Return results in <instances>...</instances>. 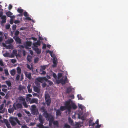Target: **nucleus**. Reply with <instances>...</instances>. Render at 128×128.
<instances>
[{
	"label": "nucleus",
	"mask_w": 128,
	"mask_h": 128,
	"mask_svg": "<svg viewBox=\"0 0 128 128\" xmlns=\"http://www.w3.org/2000/svg\"><path fill=\"white\" fill-rule=\"evenodd\" d=\"M71 100H69L66 101L64 104L65 106H62L60 107V110L61 111H63L67 109V112L68 114H70L71 112V107L70 105Z\"/></svg>",
	"instance_id": "f257e3e1"
},
{
	"label": "nucleus",
	"mask_w": 128,
	"mask_h": 128,
	"mask_svg": "<svg viewBox=\"0 0 128 128\" xmlns=\"http://www.w3.org/2000/svg\"><path fill=\"white\" fill-rule=\"evenodd\" d=\"M9 121L11 124L12 126H15L16 125V123L19 125H21L20 122L17 118L10 117L9 119Z\"/></svg>",
	"instance_id": "f03ea898"
},
{
	"label": "nucleus",
	"mask_w": 128,
	"mask_h": 128,
	"mask_svg": "<svg viewBox=\"0 0 128 128\" xmlns=\"http://www.w3.org/2000/svg\"><path fill=\"white\" fill-rule=\"evenodd\" d=\"M45 99L47 106H49L51 103V100L50 96L48 94H45Z\"/></svg>",
	"instance_id": "7ed1b4c3"
},
{
	"label": "nucleus",
	"mask_w": 128,
	"mask_h": 128,
	"mask_svg": "<svg viewBox=\"0 0 128 128\" xmlns=\"http://www.w3.org/2000/svg\"><path fill=\"white\" fill-rule=\"evenodd\" d=\"M13 106L15 110H16L20 108L21 109L22 108V106L21 103H14L13 105Z\"/></svg>",
	"instance_id": "20e7f679"
},
{
	"label": "nucleus",
	"mask_w": 128,
	"mask_h": 128,
	"mask_svg": "<svg viewBox=\"0 0 128 128\" xmlns=\"http://www.w3.org/2000/svg\"><path fill=\"white\" fill-rule=\"evenodd\" d=\"M31 112L34 115L36 113L38 112V110L36 108V106L35 105H32L31 106Z\"/></svg>",
	"instance_id": "39448f33"
},
{
	"label": "nucleus",
	"mask_w": 128,
	"mask_h": 128,
	"mask_svg": "<svg viewBox=\"0 0 128 128\" xmlns=\"http://www.w3.org/2000/svg\"><path fill=\"white\" fill-rule=\"evenodd\" d=\"M24 73L25 74V76L26 78L30 80L31 79L32 77L31 73L24 71Z\"/></svg>",
	"instance_id": "423d86ee"
},
{
	"label": "nucleus",
	"mask_w": 128,
	"mask_h": 128,
	"mask_svg": "<svg viewBox=\"0 0 128 128\" xmlns=\"http://www.w3.org/2000/svg\"><path fill=\"white\" fill-rule=\"evenodd\" d=\"M60 83L62 84H65L66 83L68 82V78L67 76H66L64 79V80L63 78H62L59 80Z\"/></svg>",
	"instance_id": "0eeeda50"
},
{
	"label": "nucleus",
	"mask_w": 128,
	"mask_h": 128,
	"mask_svg": "<svg viewBox=\"0 0 128 128\" xmlns=\"http://www.w3.org/2000/svg\"><path fill=\"white\" fill-rule=\"evenodd\" d=\"M39 86L37 87L36 86H34L33 87V89L34 91L38 93H39L40 92V84L38 85Z\"/></svg>",
	"instance_id": "6e6552de"
},
{
	"label": "nucleus",
	"mask_w": 128,
	"mask_h": 128,
	"mask_svg": "<svg viewBox=\"0 0 128 128\" xmlns=\"http://www.w3.org/2000/svg\"><path fill=\"white\" fill-rule=\"evenodd\" d=\"M14 39L15 40V41L18 44H21L20 39L17 36H15L13 37Z\"/></svg>",
	"instance_id": "1a4fd4ad"
},
{
	"label": "nucleus",
	"mask_w": 128,
	"mask_h": 128,
	"mask_svg": "<svg viewBox=\"0 0 128 128\" xmlns=\"http://www.w3.org/2000/svg\"><path fill=\"white\" fill-rule=\"evenodd\" d=\"M32 48L38 54H40L41 52V49L39 48L38 47H32Z\"/></svg>",
	"instance_id": "9d476101"
},
{
	"label": "nucleus",
	"mask_w": 128,
	"mask_h": 128,
	"mask_svg": "<svg viewBox=\"0 0 128 128\" xmlns=\"http://www.w3.org/2000/svg\"><path fill=\"white\" fill-rule=\"evenodd\" d=\"M6 14L7 16L10 18H14L15 17L14 16H12V15L13 14L10 11H8L6 12Z\"/></svg>",
	"instance_id": "9b49d317"
},
{
	"label": "nucleus",
	"mask_w": 128,
	"mask_h": 128,
	"mask_svg": "<svg viewBox=\"0 0 128 128\" xmlns=\"http://www.w3.org/2000/svg\"><path fill=\"white\" fill-rule=\"evenodd\" d=\"M36 103V104H38V100L36 98H32L30 102V104Z\"/></svg>",
	"instance_id": "f8f14e48"
},
{
	"label": "nucleus",
	"mask_w": 128,
	"mask_h": 128,
	"mask_svg": "<svg viewBox=\"0 0 128 128\" xmlns=\"http://www.w3.org/2000/svg\"><path fill=\"white\" fill-rule=\"evenodd\" d=\"M40 44V40H38L36 42H34L33 44L34 46L33 47H38L37 45L39 46Z\"/></svg>",
	"instance_id": "ddd939ff"
},
{
	"label": "nucleus",
	"mask_w": 128,
	"mask_h": 128,
	"mask_svg": "<svg viewBox=\"0 0 128 128\" xmlns=\"http://www.w3.org/2000/svg\"><path fill=\"white\" fill-rule=\"evenodd\" d=\"M2 20L1 22L2 24H4L5 23L6 21V16H3L1 17Z\"/></svg>",
	"instance_id": "4468645a"
},
{
	"label": "nucleus",
	"mask_w": 128,
	"mask_h": 128,
	"mask_svg": "<svg viewBox=\"0 0 128 128\" xmlns=\"http://www.w3.org/2000/svg\"><path fill=\"white\" fill-rule=\"evenodd\" d=\"M32 42L30 41H27L26 42L25 47L26 48H28V46L30 47L32 45Z\"/></svg>",
	"instance_id": "2eb2a0df"
},
{
	"label": "nucleus",
	"mask_w": 128,
	"mask_h": 128,
	"mask_svg": "<svg viewBox=\"0 0 128 128\" xmlns=\"http://www.w3.org/2000/svg\"><path fill=\"white\" fill-rule=\"evenodd\" d=\"M38 120L39 121L40 123L43 124L44 123V120L43 119L42 116L41 115H39L38 117Z\"/></svg>",
	"instance_id": "dca6fc26"
},
{
	"label": "nucleus",
	"mask_w": 128,
	"mask_h": 128,
	"mask_svg": "<svg viewBox=\"0 0 128 128\" xmlns=\"http://www.w3.org/2000/svg\"><path fill=\"white\" fill-rule=\"evenodd\" d=\"M53 64L52 65V67L54 68L56 67V66L58 63V62L56 59L55 60L54 59L53 60Z\"/></svg>",
	"instance_id": "f3484780"
},
{
	"label": "nucleus",
	"mask_w": 128,
	"mask_h": 128,
	"mask_svg": "<svg viewBox=\"0 0 128 128\" xmlns=\"http://www.w3.org/2000/svg\"><path fill=\"white\" fill-rule=\"evenodd\" d=\"M3 44L4 47L6 46V48L7 49H12L13 48V46L11 44L7 46H6L4 43H3Z\"/></svg>",
	"instance_id": "a211bd4d"
},
{
	"label": "nucleus",
	"mask_w": 128,
	"mask_h": 128,
	"mask_svg": "<svg viewBox=\"0 0 128 128\" xmlns=\"http://www.w3.org/2000/svg\"><path fill=\"white\" fill-rule=\"evenodd\" d=\"M43 114L45 118H49L50 117V114L47 112V111L44 112Z\"/></svg>",
	"instance_id": "6ab92c4d"
},
{
	"label": "nucleus",
	"mask_w": 128,
	"mask_h": 128,
	"mask_svg": "<svg viewBox=\"0 0 128 128\" xmlns=\"http://www.w3.org/2000/svg\"><path fill=\"white\" fill-rule=\"evenodd\" d=\"M4 56L5 57H9V58H13L14 57V55H12L11 56L8 53H6L4 54Z\"/></svg>",
	"instance_id": "aec40b11"
},
{
	"label": "nucleus",
	"mask_w": 128,
	"mask_h": 128,
	"mask_svg": "<svg viewBox=\"0 0 128 128\" xmlns=\"http://www.w3.org/2000/svg\"><path fill=\"white\" fill-rule=\"evenodd\" d=\"M13 40L12 38L8 39L6 42V44H10L13 42Z\"/></svg>",
	"instance_id": "412c9836"
},
{
	"label": "nucleus",
	"mask_w": 128,
	"mask_h": 128,
	"mask_svg": "<svg viewBox=\"0 0 128 128\" xmlns=\"http://www.w3.org/2000/svg\"><path fill=\"white\" fill-rule=\"evenodd\" d=\"M14 107L13 106V107L11 108H9L8 109V112L10 114L13 113L15 109L14 108Z\"/></svg>",
	"instance_id": "4be33fe9"
},
{
	"label": "nucleus",
	"mask_w": 128,
	"mask_h": 128,
	"mask_svg": "<svg viewBox=\"0 0 128 128\" xmlns=\"http://www.w3.org/2000/svg\"><path fill=\"white\" fill-rule=\"evenodd\" d=\"M71 108H72L73 109H76L77 108V106L73 102H72L71 104H70Z\"/></svg>",
	"instance_id": "5701e85b"
},
{
	"label": "nucleus",
	"mask_w": 128,
	"mask_h": 128,
	"mask_svg": "<svg viewBox=\"0 0 128 128\" xmlns=\"http://www.w3.org/2000/svg\"><path fill=\"white\" fill-rule=\"evenodd\" d=\"M4 123L6 124L7 127L8 128H9L10 127V124H9L8 120L6 119H4Z\"/></svg>",
	"instance_id": "b1692460"
},
{
	"label": "nucleus",
	"mask_w": 128,
	"mask_h": 128,
	"mask_svg": "<svg viewBox=\"0 0 128 128\" xmlns=\"http://www.w3.org/2000/svg\"><path fill=\"white\" fill-rule=\"evenodd\" d=\"M31 86V85L30 84H28L27 86V88L28 92L30 93L32 92V88H30V87Z\"/></svg>",
	"instance_id": "393cba45"
},
{
	"label": "nucleus",
	"mask_w": 128,
	"mask_h": 128,
	"mask_svg": "<svg viewBox=\"0 0 128 128\" xmlns=\"http://www.w3.org/2000/svg\"><path fill=\"white\" fill-rule=\"evenodd\" d=\"M44 78H36V80L38 82L42 83L43 82Z\"/></svg>",
	"instance_id": "a878e982"
},
{
	"label": "nucleus",
	"mask_w": 128,
	"mask_h": 128,
	"mask_svg": "<svg viewBox=\"0 0 128 128\" xmlns=\"http://www.w3.org/2000/svg\"><path fill=\"white\" fill-rule=\"evenodd\" d=\"M10 72L11 75L12 76H14L16 74V71L14 69L12 70Z\"/></svg>",
	"instance_id": "bb28decb"
},
{
	"label": "nucleus",
	"mask_w": 128,
	"mask_h": 128,
	"mask_svg": "<svg viewBox=\"0 0 128 128\" xmlns=\"http://www.w3.org/2000/svg\"><path fill=\"white\" fill-rule=\"evenodd\" d=\"M32 57L31 56L29 55H28L27 57V60L28 61L30 62L32 61Z\"/></svg>",
	"instance_id": "cd10ccee"
},
{
	"label": "nucleus",
	"mask_w": 128,
	"mask_h": 128,
	"mask_svg": "<svg viewBox=\"0 0 128 128\" xmlns=\"http://www.w3.org/2000/svg\"><path fill=\"white\" fill-rule=\"evenodd\" d=\"M93 120H92L90 119L89 120V123L90 124H89V126H94L95 124V123H92V122Z\"/></svg>",
	"instance_id": "c85d7f7f"
},
{
	"label": "nucleus",
	"mask_w": 128,
	"mask_h": 128,
	"mask_svg": "<svg viewBox=\"0 0 128 128\" xmlns=\"http://www.w3.org/2000/svg\"><path fill=\"white\" fill-rule=\"evenodd\" d=\"M60 110H57L56 111V115L57 116H60L61 114V112Z\"/></svg>",
	"instance_id": "c756f323"
},
{
	"label": "nucleus",
	"mask_w": 128,
	"mask_h": 128,
	"mask_svg": "<svg viewBox=\"0 0 128 128\" xmlns=\"http://www.w3.org/2000/svg\"><path fill=\"white\" fill-rule=\"evenodd\" d=\"M4 112V109H3V106L2 105L0 106V113H3Z\"/></svg>",
	"instance_id": "7c9ffc66"
},
{
	"label": "nucleus",
	"mask_w": 128,
	"mask_h": 128,
	"mask_svg": "<svg viewBox=\"0 0 128 128\" xmlns=\"http://www.w3.org/2000/svg\"><path fill=\"white\" fill-rule=\"evenodd\" d=\"M40 110L42 112H45L46 111V110L45 108V107L44 106H42L40 108Z\"/></svg>",
	"instance_id": "2f4dec72"
},
{
	"label": "nucleus",
	"mask_w": 128,
	"mask_h": 128,
	"mask_svg": "<svg viewBox=\"0 0 128 128\" xmlns=\"http://www.w3.org/2000/svg\"><path fill=\"white\" fill-rule=\"evenodd\" d=\"M23 10L21 8H18L17 10L18 12L20 14H22L23 12Z\"/></svg>",
	"instance_id": "473e14b6"
},
{
	"label": "nucleus",
	"mask_w": 128,
	"mask_h": 128,
	"mask_svg": "<svg viewBox=\"0 0 128 128\" xmlns=\"http://www.w3.org/2000/svg\"><path fill=\"white\" fill-rule=\"evenodd\" d=\"M18 99L20 101L24 102L25 101V98L22 96H20L18 98Z\"/></svg>",
	"instance_id": "72a5a7b5"
},
{
	"label": "nucleus",
	"mask_w": 128,
	"mask_h": 128,
	"mask_svg": "<svg viewBox=\"0 0 128 128\" xmlns=\"http://www.w3.org/2000/svg\"><path fill=\"white\" fill-rule=\"evenodd\" d=\"M17 72L19 74H20L21 72V69L19 67H18L17 68Z\"/></svg>",
	"instance_id": "f704fd0d"
},
{
	"label": "nucleus",
	"mask_w": 128,
	"mask_h": 128,
	"mask_svg": "<svg viewBox=\"0 0 128 128\" xmlns=\"http://www.w3.org/2000/svg\"><path fill=\"white\" fill-rule=\"evenodd\" d=\"M4 71L6 76H8L9 75L8 70L7 69H5L4 70Z\"/></svg>",
	"instance_id": "c9c22d12"
},
{
	"label": "nucleus",
	"mask_w": 128,
	"mask_h": 128,
	"mask_svg": "<svg viewBox=\"0 0 128 128\" xmlns=\"http://www.w3.org/2000/svg\"><path fill=\"white\" fill-rule=\"evenodd\" d=\"M6 83L9 87H10L11 85V83L10 81H6Z\"/></svg>",
	"instance_id": "e433bc0d"
},
{
	"label": "nucleus",
	"mask_w": 128,
	"mask_h": 128,
	"mask_svg": "<svg viewBox=\"0 0 128 128\" xmlns=\"http://www.w3.org/2000/svg\"><path fill=\"white\" fill-rule=\"evenodd\" d=\"M40 73L42 74H46V72L44 71V70L40 69Z\"/></svg>",
	"instance_id": "4c0bfd02"
},
{
	"label": "nucleus",
	"mask_w": 128,
	"mask_h": 128,
	"mask_svg": "<svg viewBox=\"0 0 128 128\" xmlns=\"http://www.w3.org/2000/svg\"><path fill=\"white\" fill-rule=\"evenodd\" d=\"M53 123L54 125L56 126L57 127L58 126V121H54Z\"/></svg>",
	"instance_id": "58836bf2"
},
{
	"label": "nucleus",
	"mask_w": 128,
	"mask_h": 128,
	"mask_svg": "<svg viewBox=\"0 0 128 128\" xmlns=\"http://www.w3.org/2000/svg\"><path fill=\"white\" fill-rule=\"evenodd\" d=\"M72 89L70 88V87L68 88H67L66 92L68 94L72 91Z\"/></svg>",
	"instance_id": "ea45409f"
},
{
	"label": "nucleus",
	"mask_w": 128,
	"mask_h": 128,
	"mask_svg": "<svg viewBox=\"0 0 128 128\" xmlns=\"http://www.w3.org/2000/svg\"><path fill=\"white\" fill-rule=\"evenodd\" d=\"M22 104L25 108H27L28 107V106L27 105L25 101L24 102H22Z\"/></svg>",
	"instance_id": "a19ab883"
},
{
	"label": "nucleus",
	"mask_w": 128,
	"mask_h": 128,
	"mask_svg": "<svg viewBox=\"0 0 128 128\" xmlns=\"http://www.w3.org/2000/svg\"><path fill=\"white\" fill-rule=\"evenodd\" d=\"M68 120L69 122L72 124L73 123V120L71 119L70 117H69L68 118Z\"/></svg>",
	"instance_id": "79ce46f5"
},
{
	"label": "nucleus",
	"mask_w": 128,
	"mask_h": 128,
	"mask_svg": "<svg viewBox=\"0 0 128 128\" xmlns=\"http://www.w3.org/2000/svg\"><path fill=\"white\" fill-rule=\"evenodd\" d=\"M43 124L40 123L37 125L40 128H44V126L43 125Z\"/></svg>",
	"instance_id": "37998d69"
},
{
	"label": "nucleus",
	"mask_w": 128,
	"mask_h": 128,
	"mask_svg": "<svg viewBox=\"0 0 128 128\" xmlns=\"http://www.w3.org/2000/svg\"><path fill=\"white\" fill-rule=\"evenodd\" d=\"M40 69L42 70H45L46 68V66H40Z\"/></svg>",
	"instance_id": "c03bdc74"
},
{
	"label": "nucleus",
	"mask_w": 128,
	"mask_h": 128,
	"mask_svg": "<svg viewBox=\"0 0 128 128\" xmlns=\"http://www.w3.org/2000/svg\"><path fill=\"white\" fill-rule=\"evenodd\" d=\"M77 97H78V100L80 99V100H82L83 99V98L81 96L80 94H78L77 95Z\"/></svg>",
	"instance_id": "a18cd8bd"
},
{
	"label": "nucleus",
	"mask_w": 128,
	"mask_h": 128,
	"mask_svg": "<svg viewBox=\"0 0 128 128\" xmlns=\"http://www.w3.org/2000/svg\"><path fill=\"white\" fill-rule=\"evenodd\" d=\"M64 127L66 128H70V126L67 124H65L64 126Z\"/></svg>",
	"instance_id": "49530a36"
},
{
	"label": "nucleus",
	"mask_w": 128,
	"mask_h": 128,
	"mask_svg": "<svg viewBox=\"0 0 128 128\" xmlns=\"http://www.w3.org/2000/svg\"><path fill=\"white\" fill-rule=\"evenodd\" d=\"M39 60V58H36L34 59V62L37 63L38 62Z\"/></svg>",
	"instance_id": "de8ad7c7"
},
{
	"label": "nucleus",
	"mask_w": 128,
	"mask_h": 128,
	"mask_svg": "<svg viewBox=\"0 0 128 128\" xmlns=\"http://www.w3.org/2000/svg\"><path fill=\"white\" fill-rule=\"evenodd\" d=\"M3 10L2 9L0 10V18L1 17L3 16Z\"/></svg>",
	"instance_id": "09e8293b"
},
{
	"label": "nucleus",
	"mask_w": 128,
	"mask_h": 128,
	"mask_svg": "<svg viewBox=\"0 0 128 128\" xmlns=\"http://www.w3.org/2000/svg\"><path fill=\"white\" fill-rule=\"evenodd\" d=\"M24 16L26 17L29 16V15L28 14V12H24Z\"/></svg>",
	"instance_id": "8fccbe9b"
},
{
	"label": "nucleus",
	"mask_w": 128,
	"mask_h": 128,
	"mask_svg": "<svg viewBox=\"0 0 128 128\" xmlns=\"http://www.w3.org/2000/svg\"><path fill=\"white\" fill-rule=\"evenodd\" d=\"M20 76L19 74H18L17 75L16 78V81H18L19 80Z\"/></svg>",
	"instance_id": "3c124183"
},
{
	"label": "nucleus",
	"mask_w": 128,
	"mask_h": 128,
	"mask_svg": "<svg viewBox=\"0 0 128 128\" xmlns=\"http://www.w3.org/2000/svg\"><path fill=\"white\" fill-rule=\"evenodd\" d=\"M27 68L30 70L33 69V68L32 67H31L28 64H27Z\"/></svg>",
	"instance_id": "603ef678"
},
{
	"label": "nucleus",
	"mask_w": 128,
	"mask_h": 128,
	"mask_svg": "<svg viewBox=\"0 0 128 128\" xmlns=\"http://www.w3.org/2000/svg\"><path fill=\"white\" fill-rule=\"evenodd\" d=\"M25 19L26 20H32L33 22H34V20H33L32 19L31 20L30 18L28 16L26 17V18H25Z\"/></svg>",
	"instance_id": "864d4df0"
},
{
	"label": "nucleus",
	"mask_w": 128,
	"mask_h": 128,
	"mask_svg": "<svg viewBox=\"0 0 128 128\" xmlns=\"http://www.w3.org/2000/svg\"><path fill=\"white\" fill-rule=\"evenodd\" d=\"M11 62L13 64H14L16 62V59H12L11 60Z\"/></svg>",
	"instance_id": "5fc2aeb1"
},
{
	"label": "nucleus",
	"mask_w": 128,
	"mask_h": 128,
	"mask_svg": "<svg viewBox=\"0 0 128 128\" xmlns=\"http://www.w3.org/2000/svg\"><path fill=\"white\" fill-rule=\"evenodd\" d=\"M10 27V25L9 24H8L6 26V29H8Z\"/></svg>",
	"instance_id": "6e6d98bb"
},
{
	"label": "nucleus",
	"mask_w": 128,
	"mask_h": 128,
	"mask_svg": "<svg viewBox=\"0 0 128 128\" xmlns=\"http://www.w3.org/2000/svg\"><path fill=\"white\" fill-rule=\"evenodd\" d=\"M79 108L81 109H82L84 108V106L80 104H78V105Z\"/></svg>",
	"instance_id": "4d7b16f0"
},
{
	"label": "nucleus",
	"mask_w": 128,
	"mask_h": 128,
	"mask_svg": "<svg viewBox=\"0 0 128 128\" xmlns=\"http://www.w3.org/2000/svg\"><path fill=\"white\" fill-rule=\"evenodd\" d=\"M52 76H53L54 78L55 79H56L57 76H56V74L55 73L53 72V74H52Z\"/></svg>",
	"instance_id": "13d9d810"
},
{
	"label": "nucleus",
	"mask_w": 128,
	"mask_h": 128,
	"mask_svg": "<svg viewBox=\"0 0 128 128\" xmlns=\"http://www.w3.org/2000/svg\"><path fill=\"white\" fill-rule=\"evenodd\" d=\"M19 33V32L18 30L16 31L14 34L16 36H17Z\"/></svg>",
	"instance_id": "bf43d9fd"
},
{
	"label": "nucleus",
	"mask_w": 128,
	"mask_h": 128,
	"mask_svg": "<svg viewBox=\"0 0 128 128\" xmlns=\"http://www.w3.org/2000/svg\"><path fill=\"white\" fill-rule=\"evenodd\" d=\"M54 119L53 118H50L49 120L50 122H51V123H53L54 122Z\"/></svg>",
	"instance_id": "052dcab7"
},
{
	"label": "nucleus",
	"mask_w": 128,
	"mask_h": 128,
	"mask_svg": "<svg viewBox=\"0 0 128 128\" xmlns=\"http://www.w3.org/2000/svg\"><path fill=\"white\" fill-rule=\"evenodd\" d=\"M26 100L27 102H30L31 100V98H30L27 96L26 98Z\"/></svg>",
	"instance_id": "680f3d73"
},
{
	"label": "nucleus",
	"mask_w": 128,
	"mask_h": 128,
	"mask_svg": "<svg viewBox=\"0 0 128 128\" xmlns=\"http://www.w3.org/2000/svg\"><path fill=\"white\" fill-rule=\"evenodd\" d=\"M16 25L14 24L12 26V29L14 30H15L16 29Z\"/></svg>",
	"instance_id": "e2e57ef3"
},
{
	"label": "nucleus",
	"mask_w": 128,
	"mask_h": 128,
	"mask_svg": "<svg viewBox=\"0 0 128 128\" xmlns=\"http://www.w3.org/2000/svg\"><path fill=\"white\" fill-rule=\"evenodd\" d=\"M13 19L12 18H11L10 20V23L11 24H12L13 23Z\"/></svg>",
	"instance_id": "0e129e2a"
},
{
	"label": "nucleus",
	"mask_w": 128,
	"mask_h": 128,
	"mask_svg": "<svg viewBox=\"0 0 128 128\" xmlns=\"http://www.w3.org/2000/svg\"><path fill=\"white\" fill-rule=\"evenodd\" d=\"M0 65L2 66H4L3 62L2 60H0Z\"/></svg>",
	"instance_id": "69168bd1"
},
{
	"label": "nucleus",
	"mask_w": 128,
	"mask_h": 128,
	"mask_svg": "<svg viewBox=\"0 0 128 128\" xmlns=\"http://www.w3.org/2000/svg\"><path fill=\"white\" fill-rule=\"evenodd\" d=\"M2 91H3L4 92L6 93V92H7L8 90H7V89H5V88H3L2 89Z\"/></svg>",
	"instance_id": "338daca9"
},
{
	"label": "nucleus",
	"mask_w": 128,
	"mask_h": 128,
	"mask_svg": "<svg viewBox=\"0 0 128 128\" xmlns=\"http://www.w3.org/2000/svg\"><path fill=\"white\" fill-rule=\"evenodd\" d=\"M20 22V21L19 20H16L14 21V23L15 24H17Z\"/></svg>",
	"instance_id": "774afa93"
}]
</instances>
